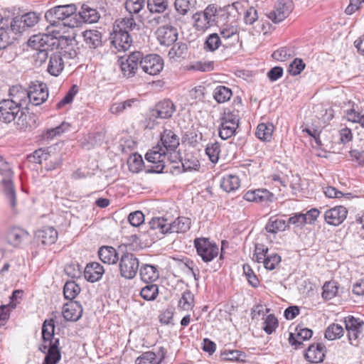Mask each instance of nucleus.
Listing matches in <instances>:
<instances>
[{
  "mask_svg": "<svg viewBox=\"0 0 364 364\" xmlns=\"http://www.w3.org/2000/svg\"><path fill=\"white\" fill-rule=\"evenodd\" d=\"M193 19L195 23V26L199 31H204L212 25L208 18H206V16L203 15L201 12L193 14Z\"/></svg>",
  "mask_w": 364,
  "mask_h": 364,
  "instance_id": "obj_51",
  "label": "nucleus"
},
{
  "mask_svg": "<svg viewBox=\"0 0 364 364\" xmlns=\"http://www.w3.org/2000/svg\"><path fill=\"white\" fill-rule=\"evenodd\" d=\"M240 186V180L236 175H225L220 181V187L228 193L236 191Z\"/></svg>",
  "mask_w": 364,
  "mask_h": 364,
  "instance_id": "obj_32",
  "label": "nucleus"
},
{
  "mask_svg": "<svg viewBox=\"0 0 364 364\" xmlns=\"http://www.w3.org/2000/svg\"><path fill=\"white\" fill-rule=\"evenodd\" d=\"M187 46L183 43L175 44L169 50L168 55L171 58L178 57L181 58L186 53Z\"/></svg>",
  "mask_w": 364,
  "mask_h": 364,
  "instance_id": "obj_60",
  "label": "nucleus"
},
{
  "mask_svg": "<svg viewBox=\"0 0 364 364\" xmlns=\"http://www.w3.org/2000/svg\"><path fill=\"white\" fill-rule=\"evenodd\" d=\"M181 164L184 171L198 170L200 167V162L196 156L192 153H186L184 158L181 159Z\"/></svg>",
  "mask_w": 364,
  "mask_h": 364,
  "instance_id": "obj_37",
  "label": "nucleus"
},
{
  "mask_svg": "<svg viewBox=\"0 0 364 364\" xmlns=\"http://www.w3.org/2000/svg\"><path fill=\"white\" fill-rule=\"evenodd\" d=\"M22 24L25 27H33L38 21V17L34 12H29L20 16Z\"/></svg>",
  "mask_w": 364,
  "mask_h": 364,
  "instance_id": "obj_62",
  "label": "nucleus"
},
{
  "mask_svg": "<svg viewBox=\"0 0 364 364\" xmlns=\"http://www.w3.org/2000/svg\"><path fill=\"white\" fill-rule=\"evenodd\" d=\"M111 43L118 52L125 51L129 48L132 38L128 31H120L113 28L110 35Z\"/></svg>",
  "mask_w": 364,
  "mask_h": 364,
  "instance_id": "obj_14",
  "label": "nucleus"
},
{
  "mask_svg": "<svg viewBox=\"0 0 364 364\" xmlns=\"http://www.w3.org/2000/svg\"><path fill=\"white\" fill-rule=\"evenodd\" d=\"M144 161L141 155L134 154L127 160V165L130 171L133 173L139 172L143 167Z\"/></svg>",
  "mask_w": 364,
  "mask_h": 364,
  "instance_id": "obj_41",
  "label": "nucleus"
},
{
  "mask_svg": "<svg viewBox=\"0 0 364 364\" xmlns=\"http://www.w3.org/2000/svg\"><path fill=\"white\" fill-rule=\"evenodd\" d=\"M244 273L248 280V282L253 287H257L259 284V282L250 266L248 264L243 265Z\"/></svg>",
  "mask_w": 364,
  "mask_h": 364,
  "instance_id": "obj_59",
  "label": "nucleus"
},
{
  "mask_svg": "<svg viewBox=\"0 0 364 364\" xmlns=\"http://www.w3.org/2000/svg\"><path fill=\"white\" fill-rule=\"evenodd\" d=\"M194 296L190 290L185 291L179 300L178 306L183 310H189L193 306Z\"/></svg>",
  "mask_w": 364,
  "mask_h": 364,
  "instance_id": "obj_50",
  "label": "nucleus"
},
{
  "mask_svg": "<svg viewBox=\"0 0 364 364\" xmlns=\"http://www.w3.org/2000/svg\"><path fill=\"white\" fill-rule=\"evenodd\" d=\"M213 68L214 64L213 61H197L190 65L188 70H193L200 72H209L213 70Z\"/></svg>",
  "mask_w": 364,
  "mask_h": 364,
  "instance_id": "obj_56",
  "label": "nucleus"
},
{
  "mask_svg": "<svg viewBox=\"0 0 364 364\" xmlns=\"http://www.w3.org/2000/svg\"><path fill=\"white\" fill-rule=\"evenodd\" d=\"M293 9V4L290 0H279L273 11L267 14V17L274 23L285 19Z\"/></svg>",
  "mask_w": 364,
  "mask_h": 364,
  "instance_id": "obj_13",
  "label": "nucleus"
},
{
  "mask_svg": "<svg viewBox=\"0 0 364 364\" xmlns=\"http://www.w3.org/2000/svg\"><path fill=\"white\" fill-rule=\"evenodd\" d=\"M292 56V51L286 47L281 48L275 50L272 57L278 61L284 62L289 59Z\"/></svg>",
  "mask_w": 364,
  "mask_h": 364,
  "instance_id": "obj_57",
  "label": "nucleus"
},
{
  "mask_svg": "<svg viewBox=\"0 0 364 364\" xmlns=\"http://www.w3.org/2000/svg\"><path fill=\"white\" fill-rule=\"evenodd\" d=\"M155 355L153 351L142 353L136 360V364H155Z\"/></svg>",
  "mask_w": 364,
  "mask_h": 364,
  "instance_id": "obj_64",
  "label": "nucleus"
},
{
  "mask_svg": "<svg viewBox=\"0 0 364 364\" xmlns=\"http://www.w3.org/2000/svg\"><path fill=\"white\" fill-rule=\"evenodd\" d=\"M145 0H127L125 9L130 15L138 14L144 7Z\"/></svg>",
  "mask_w": 364,
  "mask_h": 364,
  "instance_id": "obj_48",
  "label": "nucleus"
},
{
  "mask_svg": "<svg viewBox=\"0 0 364 364\" xmlns=\"http://www.w3.org/2000/svg\"><path fill=\"white\" fill-rule=\"evenodd\" d=\"M344 324L348 333L349 343L358 347L360 344L364 321L353 316H348L344 318Z\"/></svg>",
  "mask_w": 364,
  "mask_h": 364,
  "instance_id": "obj_8",
  "label": "nucleus"
},
{
  "mask_svg": "<svg viewBox=\"0 0 364 364\" xmlns=\"http://www.w3.org/2000/svg\"><path fill=\"white\" fill-rule=\"evenodd\" d=\"M76 18L77 20V27L80 26L82 23H95L97 22L99 16L95 9L89 8L85 6H82V11L77 13Z\"/></svg>",
  "mask_w": 364,
  "mask_h": 364,
  "instance_id": "obj_29",
  "label": "nucleus"
},
{
  "mask_svg": "<svg viewBox=\"0 0 364 364\" xmlns=\"http://www.w3.org/2000/svg\"><path fill=\"white\" fill-rule=\"evenodd\" d=\"M140 68L142 70L151 75L159 74L164 68L163 59L156 54H149L141 56Z\"/></svg>",
  "mask_w": 364,
  "mask_h": 364,
  "instance_id": "obj_10",
  "label": "nucleus"
},
{
  "mask_svg": "<svg viewBox=\"0 0 364 364\" xmlns=\"http://www.w3.org/2000/svg\"><path fill=\"white\" fill-rule=\"evenodd\" d=\"M277 318L273 314L268 315L264 321L263 329L267 334H271L278 327Z\"/></svg>",
  "mask_w": 364,
  "mask_h": 364,
  "instance_id": "obj_54",
  "label": "nucleus"
},
{
  "mask_svg": "<svg viewBox=\"0 0 364 364\" xmlns=\"http://www.w3.org/2000/svg\"><path fill=\"white\" fill-rule=\"evenodd\" d=\"M85 43L91 48H96L101 45L102 34L97 30H86L82 33Z\"/></svg>",
  "mask_w": 364,
  "mask_h": 364,
  "instance_id": "obj_33",
  "label": "nucleus"
},
{
  "mask_svg": "<svg viewBox=\"0 0 364 364\" xmlns=\"http://www.w3.org/2000/svg\"><path fill=\"white\" fill-rule=\"evenodd\" d=\"M274 127L272 123H260L256 131V136L262 141H270Z\"/></svg>",
  "mask_w": 364,
  "mask_h": 364,
  "instance_id": "obj_35",
  "label": "nucleus"
},
{
  "mask_svg": "<svg viewBox=\"0 0 364 364\" xmlns=\"http://www.w3.org/2000/svg\"><path fill=\"white\" fill-rule=\"evenodd\" d=\"M55 321L50 318L44 321L42 326V343L47 344L48 348L53 345H56L57 348H60L59 338L54 337Z\"/></svg>",
  "mask_w": 364,
  "mask_h": 364,
  "instance_id": "obj_16",
  "label": "nucleus"
},
{
  "mask_svg": "<svg viewBox=\"0 0 364 364\" xmlns=\"http://www.w3.org/2000/svg\"><path fill=\"white\" fill-rule=\"evenodd\" d=\"M137 26L135 19L132 15L129 17L122 18L117 24L114 25V29H119L120 31H133Z\"/></svg>",
  "mask_w": 364,
  "mask_h": 364,
  "instance_id": "obj_43",
  "label": "nucleus"
},
{
  "mask_svg": "<svg viewBox=\"0 0 364 364\" xmlns=\"http://www.w3.org/2000/svg\"><path fill=\"white\" fill-rule=\"evenodd\" d=\"M268 248L263 244L257 243L255 247V252L252 256V259L258 263L264 262V259L267 257Z\"/></svg>",
  "mask_w": 364,
  "mask_h": 364,
  "instance_id": "obj_49",
  "label": "nucleus"
},
{
  "mask_svg": "<svg viewBox=\"0 0 364 364\" xmlns=\"http://www.w3.org/2000/svg\"><path fill=\"white\" fill-rule=\"evenodd\" d=\"M80 292V287L74 281L67 282L63 288L64 296L66 299L72 301Z\"/></svg>",
  "mask_w": 364,
  "mask_h": 364,
  "instance_id": "obj_40",
  "label": "nucleus"
},
{
  "mask_svg": "<svg viewBox=\"0 0 364 364\" xmlns=\"http://www.w3.org/2000/svg\"><path fill=\"white\" fill-rule=\"evenodd\" d=\"M281 257L278 254L268 255L263 262L264 267L269 270H273L280 263Z\"/></svg>",
  "mask_w": 364,
  "mask_h": 364,
  "instance_id": "obj_58",
  "label": "nucleus"
},
{
  "mask_svg": "<svg viewBox=\"0 0 364 364\" xmlns=\"http://www.w3.org/2000/svg\"><path fill=\"white\" fill-rule=\"evenodd\" d=\"M151 230L159 229L162 234H166L168 230V220L164 218H154L149 222Z\"/></svg>",
  "mask_w": 364,
  "mask_h": 364,
  "instance_id": "obj_46",
  "label": "nucleus"
},
{
  "mask_svg": "<svg viewBox=\"0 0 364 364\" xmlns=\"http://www.w3.org/2000/svg\"><path fill=\"white\" fill-rule=\"evenodd\" d=\"M139 274L143 282L152 283L159 278V272L156 266L143 264L139 269Z\"/></svg>",
  "mask_w": 364,
  "mask_h": 364,
  "instance_id": "obj_28",
  "label": "nucleus"
},
{
  "mask_svg": "<svg viewBox=\"0 0 364 364\" xmlns=\"http://www.w3.org/2000/svg\"><path fill=\"white\" fill-rule=\"evenodd\" d=\"M288 226V223L285 220L274 216L269 218L265 229L268 232L277 233V232L284 231Z\"/></svg>",
  "mask_w": 364,
  "mask_h": 364,
  "instance_id": "obj_34",
  "label": "nucleus"
},
{
  "mask_svg": "<svg viewBox=\"0 0 364 364\" xmlns=\"http://www.w3.org/2000/svg\"><path fill=\"white\" fill-rule=\"evenodd\" d=\"M0 173L4 176L2 179V183L5 195L11 207L14 209L16 206V193L11 181L13 171L9 164L4 160L2 156L0 157Z\"/></svg>",
  "mask_w": 364,
  "mask_h": 364,
  "instance_id": "obj_7",
  "label": "nucleus"
},
{
  "mask_svg": "<svg viewBox=\"0 0 364 364\" xmlns=\"http://www.w3.org/2000/svg\"><path fill=\"white\" fill-rule=\"evenodd\" d=\"M98 256L100 260L108 264H115L120 257L117 250L112 246H102L98 250Z\"/></svg>",
  "mask_w": 364,
  "mask_h": 364,
  "instance_id": "obj_26",
  "label": "nucleus"
},
{
  "mask_svg": "<svg viewBox=\"0 0 364 364\" xmlns=\"http://www.w3.org/2000/svg\"><path fill=\"white\" fill-rule=\"evenodd\" d=\"M180 144L178 136L171 129H164L160 134V140L145 154V159L152 165L149 173H162L165 168L166 153L176 151Z\"/></svg>",
  "mask_w": 364,
  "mask_h": 364,
  "instance_id": "obj_1",
  "label": "nucleus"
},
{
  "mask_svg": "<svg viewBox=\"0 0 364 364\" xmlns=\"http://www.w3.org/2000/svg\"><path fill=\"white\" fill-rule=\"evenodd\" d=\"M232 95L230 88L223 86H217L213 92V97L218 103H223L228 101Z\"/></svg>",
  "mask_w": 364,
  "mask_h": 364,
  "instance_id": "obj_36",
  "label": "nucleus"
},
{
  "mask_svg": "<svg viewBox=\"0 0 364 364\" xmlns=\"http://www.w3.org/2000/svg\"><path fill=\"white\" fill-rule=\"evenodd\" d=\"M128 220L132 226L138 227L144 221V215L140 210L131 213L128 216Z\"/></svg>",
  "mask_w": 364,
  "mask_h": 364,
  "instance_id": "obj_63",
  "label": "nucleus"
},
{
  "mask_svg": "<svg viewBox=\"0 0 364 364\" xmlns=\"http://www.w3.org/2000/svg\"><path fill=\"white\" fill-rule=\"evenodd\" d=\"M159 294V287L152 283L146 285L140 291V296L146 301H154Z\"/></svg>",
  "mask_w": 364,
  "mask_h": 364,
  "instance_id": "obj_39",
  "label": "nucleus"
},
{
  "mask_svg": "<svg viewBox=\"0 0 364 364\" xmlns=\"http://www.w3.org/2000/svg\"><path fill=\"white\" fill-rule=\"evenodd\" d=\"M62 52H53L49 55L47 71L53 76H58L64 69V60Z\"/></svg>",
  "mask_w": 364,
  "mask_h": 364,
  "instance_id": "obj_19",
  "label": "nucleus"
},
{
  "mask_svg": "<svg viewBox=\"0 0 364 364\" xmlns=\"http://www.w3.org/2000/svg\"><path fill=\"white\" fill-rule=\"evenodd\" d=\"M28 103L38 106L43 103L48 97L47 85L41 82H32L29 86Z\"/></svg>",
  "mask_w": 364,
  "mask_h": 364,
  "instance_id": "obj_11",
  "label": "nucleus"
},
{
  "mask_svg": "<svg viewBox=\"0 0 364 364\" xmlns=\"http://www.w3.org/2000/svg\"><path fill=\"white\" fill-rule=\"evenodd\" d=\"M344 334L343 326L338 323H331L325 331V338L329 341L340 338Z\"/></svg>",
  "mask_w": 364,
  "mask_h": 364,
  "instance_id": "obj_38",
  "label": "nucleus"
},
{
  "mask_svg": "<svg viewBox=\"0 0 364 364\" xmlns=\"http://www.w3.org/2000/svg\"><path fill=\"white\" fill-rule=\"evenodd\" d=\"M120 276L125 279H134L139 270V260L133 253L123 252L118 262Z\"/></svg>",
  "mask_w": 364,
  "mask_h": 364,
  "instance_id": "obj_5",
  "label": "nucleus"
},
{
  "mask_svg": "<svg viewBox=\"0 0 364 364\" xmlns=\"http://www.w3.org/2000/svg\"><path fill=\"white\" fill-rule=\"evenodd\" d=\"M155 33L158 41L163 46H170L178 39L177 28L171 25L159 26Z\"/></svg>",
  "mask_w": 364,
  "mask_h": 364,
  "instance_id": "obj_15",
  "label": "nucleus"
},
{
  "mask_svg": "<svg viewBox=\"0 0 364 364\" xmlns=\"http://www.w3.org/2000/svg\"><path fill=\"white\" fill-rule=\"evenodd\" d=\"M28 237V233L19 228H12L6 233L8 243L14 247H18Z\"/></svg>",
  "mask_w": 364,
  "mask_h": 364,
  "instance_id": "obj_27",
  "label": "nucleus"
},
{
  "mask_svg": "<svg viewBox=\"0 0 364 364\" xmlns=\"http://www.w3.org/2000/svg\"><path fill=\"white\" fill-rule=\"evenodd\" d=\"M193 244L198 255L201 257L204 262H211L218 255V246L215 242L210 241L209 238H196Z\"/></svg>",
  "mask_w": 364,
  "mask_h": 364,
  "instance_id": "obj_6",
  "label": "nucleus"
},
{
  "mask_svg": "<svg viewBox=\"0 0 364 364\" xmlns=\"http://www.w3.org/2000/svg\"><path fill=\"white\" fill-rule=\"evenodd\" d=\"M347 214V209L343 205H338L327 210L324 213V220L329 225L338 226L344 221Z\"/></svg>",
  "mask_w": 364,
  "mask_h": 364,
  "instance_id": "obj_17",
  "label": "nucleus"
},
{
  "mask_svg": "<svg viewBox=\"0 0 364 364\" xmlns=\"http://www.w3.org/2000/svg\"><path fill=\"white\" fill-rule=\"evenodd\" d=\"M38 350L46 354L43 364H57L61 359L60 348H57V346L55 344L50 348L47 344H40Z\"/></svg>",
  "mask_w": 364,
  "mask_h": 364,
  "instance_id": "obj_21",
  "label": "nucleus"
},
{
  "mask_svg": "<svg viewBox=\"0 0 364 364\" xmlns=\"http://www.w3.org/2000/svg\"><path fill=\"white\" fill-rule=\"evenodd\" d=\"M239 126V116L234 112H224L219 127V136L223 139H228L235 135Z\"/></svg>",
  "mask_w": 364,
  "mask_h": 364,
  "instance_id": "obj_9",
  "label": "nucleus"
},
{
  "mask_svg": "<svg viewBox=\"0 0 364 364\" xmlns=\"http://www.w3.org/2000/svg\"><path fill=\"white\" fill-rule=\"evenodd\" d=\"M223 359L230 361H244L245 355L237 350H225L221 354Z\"/></svg>",
  "mask_w": 364,
  "mask_h": 364,
  "instance_id": "obj_53",
  "label": "nucleus"
},
{
  "mask_svg": "<svg viewBox=\"0 0 364 364\" xmlns=\"http://www.w3.org/2000/svg\"><path fill=\"white\" fill-rule=\"evenodd\" d=\"M36 237L44 245H50L55 242L58 232L53 227H43L36 233Z\"/></svg>",
  "mask_w": 364,
  "mask_h": 364,
  "instance_id": "obj_25",
  "label": "nucleus"
},
{
  "mask_svg": "<svg viewBox=\"0 0 364 364\" xmlns=\"http://www.w3.org/2000/svg\"><path fill=\"white\" fill-rule=\"evenodd\" d=\"M325 346L321 343L310 345L304 353L305 358L311 363H318L323 360Z\"/></svg>",
  "mask_w": 364,
  "mask_h": 364,
  "instance_id": "obj_24",
  "label": "nucleus"
},
{
  "mask_svg": "<svg viewBox=\"0 0 364 364\" xmlns=\"http://www.w3.org/2000/svg\"><path fill=\"white\" fill-rule=\"evenodd\" d=\"M50 40L52 38L47 34L33 35L28 40V46L34 50H48L51 46Z\"/></svg>",
  "mask_w": 364,
  "mask_h": 364,
  "instance_id": "obj_30",
  "label": "nucleus"
},
{
  "mask_svg": "<svg viewBox=\"0 0 364 364\" xmlns=\"http://www.w3.org/2000/svg\"><path fill=\"white\" fill-rule=\"evenodd\" d=\"M239 43V33L237 28L230 26L220 31V37L217 33H212L207 37L204 48L207 50L215 51L220 46L229 48L237 46Z\"/></svg>",
  "mask_w": 364,
  "mask_h": 364,
  "instance_id": "obj_3",
  "label": "nucleus"
},
{
  "mask_svg": "<svg viewBox=\"0 0 364 364\" xmlns=\"http://www.w3.org/2000/svg\"><path fill=\"white\" fill-rule=\"evenodd\" d=\"M82 314V308L77 301H70L63 306L62 314L66 321H76Z\"/></svg>",
  "mask_w": 364,
  "mask_h": 364,
  "instance_id": "obj_22",
  "label": "nucleus"
},
{
  "mask_svg": "<svg viewBox=\"0 0 364 364\" xmlns=\"http://www.w3.org/2000/svg\"><path fill=\"white\" fill-rule=\"evenodd\" d=\"M104 273L103 266L99 262H93L86 265L84 270V277L87 281L95 282L102 278Z\"/></svg>",
  "mask_w": 364,
  "mask_h": 364,
  "instance_id": "obj_23",
  "label": "nucleus"
},
{
  "mask_svg": "<svg viewBox=\"0 0 364 364\" xmlns=\"http://www.w3.org/2000/svg\"><path fill=\"white\" fill-rule=\"evenodd\" d=\"M196 3V0H175L174 6L179 14L184 16L195 6Z\"/></svg>",
  "mask_w": 364,
  "mask_h": 364,
  "instance_id": "obj_44",
  "label": "nucleus"
},
{
  "mask_svg": "<svg viewBox=\"0 0 364 364\" xmlns=\"http://www.w3.org/2000/svg\"><path fill=\"white\" fill-rule=\"evenodd\" d=\"M305 64L300 58H295L289 67V73L292 75H297L304 69Z\"/></svg>",
  "mask_w": 364,
  "mask_h": 364,
  "instance_id": "obj_61",
  "label": "nucleus"
},
{
  "mask_svg": "<svg viewBox=\"0 0 364 364\" xmlns=\"http://www.w3.org/2000/svg\"><path fill=\"white\" fill-rule=\"evenodd\" d=\"M147 7L151 13H162L168 7L166 0H148Z\"/></svg>",
  "mask_w": 364,
  "mask_h": 364,
  "instance_id": "obj_47",
  "label": "nucleus"
},
{
  "mask_svg": "<svg viewBox=\"0 0 364 364\" xmlns=\"http://www.w3.org/2000/svg\"><path fill=\"white\" fill-rule=\"evenodd\" d=\"M191 228V220L186 217H178L174 221L168 223V233L186 232Z\"/></svg>",
  "mask_w": 364,
  "mask_h": 364,
  "instance_id": "obj_31",
  "label": "nucleus"
},
{
  "mask_svg": "<svg viewBox=\"0 0 364 364\" xmlns=\"http://www.w3.org/2000/svg\"><path fill=\"white\" fill-rule=\"evenodd\" d=\"M176 111V106L173 102L168 100H164L158 102L154 109L151 110V115L156 118H171Z\"/></svg>",
  "mask_w": 364,
  "mask_h": 364,
  "instance_id": "obj_18",
  "label": "nucleus"
},
{
  "mask_svg": "<svg viewBox=\"0 0 364 364\" xmlns=\"http://www.w3.org/2000/svg\"><path fill=\"white\" fill-rule=\"evenodd\" d=\"M77 7L75 4L60 5L49 9L45 14L46 19L53 26L77 27Z\"/></svg>",
  "mask_w": 364,
  "mask_h": 364,
  "instance_id": "obj_2",
  "label": "nucleus"
},
{
  "mask_svg": "<svg viewBox=\"0 0 364 364\" xmlns=\"http://www.w3.org/2000/svg\"><path fill=\"white\" fill-rule=\"evenodd\" d=\"M338 291V287L335 282H327L323 287L322 297L326 300H330L335 297Z\"/></svg>",
  "mask_w": 364,
  "mask_h": 364,
  "instance_id": "obj_42",
  "label": "nucleus"
},
{
  "mask_svg": "<svg viewBox=\"0 0 364 364\" xmlns=\"http://www.w3.org/2000/svg\"><path fill=\"white\" fill-rule=\"evenodd\" d=\"M27 115L25 111L21 110L13 102L7 99L0 101V121L4 123L15 122L19 129H25L28 127Z\"/></svg>",
  "mask_w": 364,
  "mask_h": 364,
  "instance_id": "obj_4",
  "label": "nucleus"
},
{
  "mask_svg": "<svg viewBox=\"0 0 364 364\" xmlns=\"http://www.w3.org/2000/svg\"><path fill=\"white\" fill-rule=\"evenodd\" d=\"M220 152V144L217 141L210 143L207 145L205 149V154L208 155L209 159L213 163H217L219 159V154Z\"/></svg>",
  "mask_w": 364,
  "mask_h": 364,
  "instance_id": "obj_45",
  "label": "nucleus"
},
{
  "mask_svg": "<svg viewBox=\"0 0 364 364\" xmlns=\"http://www.w3.org/2000/svg\"><path fill=\"white\" fill-rule=\"evenodd\" d=\"M28 90L21 85H14L9 89V102H14L19 109L23 111L28 109Z\"/></svg>",
  "mask_w": 364,
  "mask_h": 364,
  "instance_id": "obj_12",
  "label": "nucleus"
},
{
  "mask_svg": "<svg viewBox=\"0 0 364 364\" xmlns=\"http://www.w3.org/2000/svg\"><path fill=\"white\" fill-rule=\"evenodd\" d=\"M273 194L267 189H257L247 191L243 196L244 199L250 202H256L266 205L273 199Z\"/></svg>",
  "mask_w": 364,
  "mask_h": 364,
  "instance_id": "obj_20",
  "label": "nucleus"
},
{
  "mask_svg": "<svg viewBox=\"0 0 364 364\" xmlns=\"http://www.w3.org/2000/svg\"><path fill=\"white\" fill-rule=\"evenodd\" d=\"M50 155L45 150L40 149L35 151L33 154L28 156V159L29 161L36 163V164H41L43 161H47L49 158Z\"/></svg>",
  "mask_w": 364,
  "mask_h": 364,
  "instance_id": "obj_55",
  "label": "nucleus"
},
{
  "mask_svg": "<svg viewBox=\"0 0 364 364\" xmlns=\"http://www.w3.org/2000/svg\"><path fill=\"white\" fill-rule=\"evenodd\" d=\"M77 91L78 89L77 85H73L68 91L65 97L57 103L56 108L58 109H60L66 105L70 104L73 102V98L77 94Z\"/></svg>",
  "mask_w": 364,
  "mask_h": 364,
  "instance_id": "obj_52",
  "label": "nucleus"
}]
</instances>
